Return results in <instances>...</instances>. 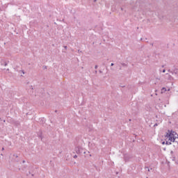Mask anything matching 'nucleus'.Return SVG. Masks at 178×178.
Wrapping results in <instances>:
<instances>
[{
	"label": "nucleus",
	"instance_id": "nucleus-1",
	"mask_svg": "<svg viewBox=\"0 0 178 178\" xmlns=\"http://www.w3.org/2000/svg\"><path fill=\"white\" fill-rule=\"evenodd\" d=\"M22 161V158H20V156H19V155H17V154H13L12 157H11V162H13V163H22V162H20Z\"/></svg>",
	"mask_w": 178,
	"mask_h": 178
},
{
	"label": "nucleus",
	"instance_id": "nucleus-2",
	"mask_svg": "<svg viewBox=\"0 0 178 178\" xmlns=\"http://www.w3.org/2000/svg\"><path fill=\"white\" fill-rule=\"evenodd\" d=\"M164 137L168 138V141H170L171 143H177L178 144V141L176 140V136L173 135H164Z\"/></svg>",
	"mask_w": 178,
	"mask_h": 178
},
{
	"label": "nucleus",
	"instance_id": "nucleus-3",
	"mask_svg": "<svg viewBox=\"0 0 178 178\" xmlns=\"http://www.w3.org/2000/svg\"><path fill=\"white\" fill-rule=\"evenodd\" d=\"M165 135L167 136H174V137H176V136L177 135V132L173 131V129H168V132H165Z\"/></svg>",
	"mask_w": 178,
	"mask_h": 178
},
{
	"label": "nucleus",
	"instance_id": "nucleus-4",
	"mask_svg": "<svg viewBox=\"0 0 178 178\" xmlns=\"http://www.w3.org/2000/svg\"><path fill=\"white\" fill-rule=\"evenodd\" d=\"M75 151L76 154H80L83 153V151H84V149H83L81 146H77L75 147Z\"/></svg>",
	"mask_w": 178,
	"mask_h": 178
},
{
	"label": "nucleus",
	"instance_id": "nucleus-5",
	"mask_svg": "<svg viewBox=\"0 0 178 178\" xmlns=\"http://www.w3.org/2000/svg\"><path fill=\"white\" fill-rule=\"evenodd\" d=\"M37 136L38 138L41 140V141L44 140V134H42V130L40 129L39 131L37 132Z\"/></svg>",
	"mask_w": 178,
	"mask_h": 178
},
{
	"label": "nucleus",
	"instance_id": "nucleus-6",
	"mask_svg": "<svg viewBox=\"0 0 178 178\" xmlns=\"http://www.w3.org/2000/svg\"><path fill=\"white\" fill-rule=\"evenodd\" d=\"M132 156H130V154H124V161L125 162H129V161H130V159H131Z\"/></svg>",
	"mask_w": 178,
	"mask_h": 178
},
{
	"label": "nucleus",
	"instance_id": "nucleus-7",
	"mask_svg": "<svg viewBox=\"0 0 178 178\" xmlns=\"http://www.w3.org/2000/svg\"><path fill=\"white\" fill-rule=\"evenodd\" d=\"M39 122L40 124H42V126H44V124H45L46 120L44 118H39Z\"/></svg>",
	"mask_w": 178,
	"mask_h": 178
},
{
	"label": "nucleus",
	"instance_id": "nucleus-8",
	"mask_svg": "<svg viewBox=\"0 0 178 178\" xmlns=\"http://www.w3.org/2000/svg\"><path fill=\"white\" fill-rule=\"evenodd\" d=\"M168 75V80H170V81H173L175 80V79L173 78V76H172L170 74H166Z\"/></svg>",
	"mask_w": 178,
	"mask_h": 178
},
{
	"label": "nucleus",
	"instance_id": "nucleus-9",
	"mask_svg": "<svg viewBox=\"0 0 178 178\" xmlns=\"http://www.w3.org/2000/svg\"><path fill=\"white\" fill-rule=\"evenodd\" d=\"M166 91H168V89H166V88H165V87H163L161 88V94H163V93L166 92Z\"/></svg>",
	"mask_w": 178,
	"mask_h": 178
},
{
	"label": "nucleus",
	"instance_id": "nucleus-10",
	"mask_svg": "<svg viewBox=\"0 0 178 178\" xmlns=\"http://www.w3.org/2000/svg\"><path fill=\"white\" fill-rule=\"evenodd\" d=\"M165 145H172V142L170 140V142L166 140L165 141Z\"/></svg>",
	"mask_w": 178,
	"mask_h": 178
},
{
	"label": "nucleus",
	"instance_id": "nucleus-11",
	"mask_svg": "<svg viewBox=\"0 0 178 178\" xmlns=\"http://www.w3.org/2000/svg\"><path fill=\"white\" fill-rule=\"evenodd\" d=\"M120 64L122 65V66H123V67H127V64L124 63H120Z\"/></svg>",
	"mask_w": 178,
	"mask_h": 178
},
{
	"label": "nucleus",
	"instance_id": "nucleus-12",
	"mask_svg": "<svg viewBox=\"0 0 178 178\" xmlns=\"http://www.w3.org/2000/svg\"><path fill=\"white\" fill-rule=\"evenodd\" d=\"M173 72H174V73H175V74H177V73H178V69L175 68V69L173 70Z\"/></svg>",
	"mask_w": 178,
	"mask_h": 178
},
{
	"label": "nucleus",
	"instance_id": "nucleus-13",
	"mask_svg": "<svg viewBox=\"0 0 178 178\" xmlns=\"http://www.w3.org/2000/svg\"><path fill=\"white\" fill-rule=\"evenodd\" d=\"M0 121L3 122V123H5V122H6V120H3V118H0Z\"/></svg>",
	"mask_w": 178,
	"mask_h": 178
},
{
	"label": "nucleus",
	"instance_id": "nucleus-14",
	"mask_svg": "<svg viewBox=\"0 0 178 178\" xmlns=\"http://www.w3.org/2000/svg\"><path fill=\"white\" fill-rule=\"evenodd\" d=\"M120 87L121 88H124V87H126V86H124V85L120 83Z\"/></svg>",
	"mask_w": 178,
	"mask_h": 178
},
{
	"label": "nucleus",
	"instance_id": "nucleus-15",
	"mask_svg": "<svg viewBox=\"0 0 178 178\" xmlns=\"http://www.w3.org/2000/svg\"><path fill=\"white\" fill-rule=\"evenodd\" d=\"M145 169L146 170H147V172H150L149 167H148V166L145 167Z\"/></svg>",
	"mask_w": 178,
	"mask_h": 178
},
{
	"label": "nucleus",
	"instance_id": "nucleus-16",
	"mask_svg": "<svg viewBox=\"0 0 178 178\" xmlns=\"http://www.w3.org/2000/svg\"><path fill=\"white\" fill-rule=\"evenodd\" d=\"M161 141H162L161 144H162L163 145H165V144H166V142H165V140H161Z\"/></svg>",
	"mask_w": 178,
	"mask_h": 178
},
{
	"label": "nucleus",
	"instance_id": "nucleus-17",
	"mask_svg": "<svg viewBox=\"0 0 178 178\" xmlns=\"http://www.w3.org/2000/svg\"><path fill=\"white\" fill-rule=\"evenodd\" d=\"M167 164L168 168H170V161H167Z\"/></svg>",
	"mask_w": 178,
	"mask_h": 178
},
{
	"label": "nucleus",
	"instance_id": "nucleus-18",
	"mask_svg": "<svg viewBox=\"0 0 178 178\" xmlns=\"http://www.w3.org/2000/svg\"><path fill=\"white\" fill-rule=\"evenodd\" d=\"M26 168H27V165H24L22 168V170H24V169H26Z\"/></svg>",
	"mask_w": 178,
	"mask_h": 178
},
{
	"label": "nucleus",
	"instance_id": "nucleus-19",
	"mask_svg": "<svg viewBox=\"0 0 178 178\" xmlns=\"http://www.w3.org/2000/svg\"><path fill=\"white\" fill-rule=\"evenodd\" d=\"M42 69H43V70H45V69H47V66L46 65H43L42 66Z\"/></svg>",
	"mask_w": 178,
	"mask_h": 178
},
{
	"label": "nucleus",
	"instance_id": "nucleus-20",
	"mask_svg": "<svg viewBox=\"0 0 178 178\" xmlns=\"http://www.w3.org/2000/svg\"><path fill=\"white\" fill-rule=\"evenodd\" d=\"M4 66H8V62L6 61L4 62Z\"/></svg>",
	"mask_w": 178,
	"mask_h": 178
},
{
	"label": "nucleus",
	"instance_id": "nucleus-21",
	"mask_svg": "<svg viewBox=\"0 0 178 178\" xmlns=\"http://www.w3.org/2000/svg\"><path fill=\"white\" fill-rule=\"evenodd\" d=\"M63 48L67 50V46H63Z\"/></svg>",
	"mask_w": 178,
	"mask_h": 178
},
{
	"label": "nucleus",
	"instance_id": "nucleus-22",
	"mask_svg": "<svg viewBox=\"0 0 178 178\" xmlns=\"http://www.w3.org/2000/svg\"><path fill=\"white\" fill-rule=\"evenodd\" d=\"M21 72L23 73V74H26V72H24V70H21Z\"/></svg>",
	"mask_w": 178,
	"mask_h": 178
},
{
	"label": "nucleus",
	"instance_id": "nucleus-23",
	"mask_svg": "<svg viewBox=\"0 0 178 178\" xmlns=\"http://www.w3.org/2000/svg\"><path fill=\"white\" fill-rule=\"evenodd\" d=\"M156 126H158V123H155L154 127H156Z\"/></svg>",
	"mask_w": 178,
	"mask_h": 178
},
{
	"label": "nucleus",
	"instance_id": "nucleus-24",
	"mask_svg": "<svg viewBox=\"0 0 178 178\" xmlns=\"http://www.w3.org/2000/svg\"><path fill=\"white\" fill-rule=\"evenodd\" d=\"M176 137V140H178V134H177V135H175Z\"/></svg>",
	"mask_w": 178,
	"mask_h": 178
},
{
	"label": "nucleus",
	"instance_id": "nucleus-25",
	"mask_svg": "<svg viewBox=\"0 0 178 178\" xmlns=\"http://www.w3.org/2000/svg\"><path fill=\"white\" fill-rule=\"evenodd\" d=\"M74 159H76L77 158V154H75V155L74 156Z\"/></svg>",
	"mask_w": 178,
	"mask_h": 178
},
{
	"label": "nucleus",
	"instance_id": "nucleus-26",
	"mask_svg": "<svg viewBox=\"0 0 178 178\" xmlns=\"http://www.w3.org/2000/svg\"><path fill=\"white\" fill-rule=\"evenodd\" d=\"M95 168L96 170H99L98 167H97V165H95Z\"/></svg>",
	"mask_w": 178,
	"mask_h": 178
},
{
	"label": "nucleus",
	"instance_id": "nucleus-27",
	"mask_svg": "<svg viewBox=\"0 0 178 178\" xmlns=\"http://www.w3.org/2000/svg\"><path fill=\"white\" fill-rule=\"evenodd\" d=\"M95 69H98V65H95Z\"/></svg>",
	"mask_w": 178,
	"mask_h": 178
},
{
	"label": "nucleus",
	"instance_id": "nucleus-28",
	"mask_svg": "<svg viewBox=\"0 0 178 178\" xmlns=\"http://www.w3.org/2000/svg\"><path fill=\"white\" fill-rule=\"evenodd\" d=\"M162 72H163V73H165L166 72V70L163 69Z\"/></svg>",
	"mask_w": 178,
	"mask_h": 178
},
{
	"label": "nucleus",
	"instance_id": "nucleus-29",
	"mask_svg": "<svg viewBox=\"0 0 178 178\" xmlns=\"http://www.w3.org/2000/svg\"><path fill=\"white\" fill-rule=\"evenodd\" d=\"M111 66H115V63H112L111 64Z\"/></svg>",
	"mask_w": 178,
	"mask_h": 178
},
{
	"label": "nucleus",
	"instance_id": "nucleus-30",
	"mask_svg": "<svg viewBox=\"0 0 178 178\" xmlns=\"http://www.w3.org/2000/svg\"><path fill=\"white\" fill-rule=\"evenodd\" d=\"M1 151H5V147H2Z\"/></svg>",
	"mask_w": 178,
	"mask_h": 178
},
{
	"label": "nucleus",
	"instance_id": "nucleus-31",
	"mask_svg": "<svg viewBox=\"0 0 178 178\" xmlns=\"http://www.w3.org/2000/svg\"><path fill=\"white\" fill-rule=\"evenodd\" d=\"M170 154H171V155H173V154H174L173 151H171Z\"/></svg>",
	"mask_w": 178,
	"mask_h": 178
},
{
	"label": "nucleus",
	"instance_id": "nucleus-32",
	"mask_svg": "<svg viewBox=\"0 0 178 178\" xmlns=\"http://www.w3.org/2000/svg\"><path fill=\"white\" fill-rule=\"evenodd\" d=\"M22 163H26V161L23 160Z\"/></svg>",
	"mask_w": 178,
	"mask_h": 178
},
{
	"label": "nucleus",
	"instance_id": "nucleus-33",
	"mask_svg": "<svg viewBox=\"0 0 178 178\" xmlns=\"http://www.w3.org/2000/svg\"><path fill=\"white\" fill-rule=\"evenodd\" d=\"M99 72L102 74V70H99Z\"/></svg>",
	"mask_w": 178,
	"mask_h": 178
},
{
	"label": "nucleus",
	"instance_id": "nucleus-34",
	"mask_svg": "<svg viewBox=\"0 0 178 178\" xmlns=\"http://www.w3.org/2000/svg\"><path fill=\"white\" fill-rule=\"evenodd\" d=\"M167 91H170V88H168V89L167 90Z\"/></svg>",
	"mask_w": 178,
	"mask_h": 178
},
{
	"label": "nucleus",
	"instance_id": "nucleus-35",
	"mask_svg": "<svg viewBox=\"0 0 178 178\" xmlns=\"http://www.w3.org/2000/svg\"><path fill=\"white\" fill-rule=\"evenodd\" d=\"M55 113H58V110H55Z\"/></svg>",
	"mask_w": 178,
	"mask_h": 178
},
{
	"label": "nucleus",
	"instance_id": "nucleus-36",
	"mask_svg": "<svg viewBox=\"0 0 178 178\" xmlns=\"http://www.w3.org/2000/svg\"><path fill=\"white\" fill-rule=\"evenodd\" d=\"M6 71H7V72H9V68H8V69L6 70Z\"/></svg>",
	"mask_w": 178,
	"mask_h": 178
},
{
	"label": "nucleus",
	"instance_id": "nucleus-37",
	"mask_svg": "<svg viewBox=\"0 0 178 178\" xmlns=\"http://www.w3.org/2000/svg\"><path fill=\"white\" fill-rule=\"evenodd\" d=\"M93 2H97V0H93Z\"/></svg>",
	"mask_w": 178,
	"mask_h": 178
},
{
	"label": "nucleus",
	"instance_id": "nucleus-38",
	"mask_svg": "<svg viewBox=\"0 0 178 178\" xmlns=\"http://www.w3.org/2000/svg\"><path fill=\"white\" fill-rule=\"evenodd\" d=\"M155 92H158V90H155Z\"/></svg>",
	"mask_w": 178,
	"mask_h": 178
},
{
	"label": "nucleus",
	"instance_id": "nucleus-39",
	"mask_svg": "<svg viewBox=\"0 0 178 178\" xmlns=\"http://www.w3.org/2000/svg\"><path fill=\"white\" fill-rule=\"evenodd\" d=\"M89 156H92V154H89Z\"/></svg>",
	"mask_w": 178,
	"mask_h": 178
},
{
	"label": "nucleus",
	"instance_id": "nucleus-40",
	"mask_svg": "<svg viewBox=\"0 0 178 178\" xmlns=\"http://www.w3.org/2000/svg\"><path fill=\"white\" fill-rule=\"evenodd\" d=\"M31 90H33V86H31Z\"/></svg>",
	"mask_w": 178,
	"mask_h": 178
},
{
	"label": "nucleus",
	"instance_id": "nucleus-41",
	"mask_svg": "<svg viewBox=\"0 0 178 178\" xmlns=\"http://www.w3.org/2000/svg\"><path fill=\"white\" fill-rule=\"evenodd\" d=\"M129 122H131V119H129Z\"/></svg>",
	"mask_w": 178,
	"mask_h": 178
},
{
	"label": "nucleus",
	"instance_id": "nucleus-42",
	"mask_svg": "<svg viewBox=\"0 0 178 178\" xmlns=\"http://www.w3.org/2000/svg\"><path fill=\"white\" fill-rule=\"evenodd\" d=\"M163 150H164V151H166V148H164Z\"/></svg>",
	"mask_w": 178,
	"mask_h": 178
},
{
	"label": "nucleus",
	"instance_id": "nucleus-43",
	"mask_svg": "<svg viewBox=\"0 0 178 178\" xmlns=\"http://www.w3.org/2000/svg\"><path fill=\"white\" fill-rule=\"evenodd\" d=\"M83 154H87V152H83Z\"/></svg>",
	"mask_w": 178,
	"mask_h": 178
},
{
	"label": "nucleus",
	"instance_id": "nucleus-44",
	"mask_svg": "<svg viewBox=\"0 0 178 178\" xmlns=\"http://www.w3.org/2000/svg\"><path fill=\"white\" fill-rule=\"evenodd\" d=\"M175 163H177V165H178V162L177 161H176Z\"/></svg>",
	"mask_w": 178,
	"mask_h": 178
},
{
	"label": "nucleus",
	"instance_id": "nucleus-45",
	"mask_svg": "<svg viewBox=\"0 0 178 178\" xmlns=\"http://www.w3.org/2000/svg\"><path fill=\"white\" fill-rule=\"evenodd\" d=\"M150 170H153V168H150Z\"/></svg>",
	"mask_w": 178,
	"mask_h": 178
},
{
	"label": "nucleus",
	"instance_id": "nucleus-46",
	"mask_svg": "<svg viewBox=\"0 0 178 178\" xmlns=\"http://www.w3.org/2000/svg\"><path fill=\"white\" fill-rule=\"evenodd\" d=\"M1 156H3V154H1Z\"/></svg>",
	"mask_w": 178,
	"mask_h": 178
},
{
	"label": "nucleus",
	"instance_id": "nucleus-47",
	"mask_svg": "<svg viewBox=\"0 0 178 178\" xmlns=\"http://www.w3.org/2000/svg\"><path fill=\"white\" fill-rule=\"evenodd\" d=\"M140 41H143V38H140Z\"/></svg>",
	"mask_w": 178,
	"mask_h": 178
},
{
	"label": "nucleus",
	"instance_id": "nucleus-48",
	"mask_svg": "<svg viewBox=\"0 0 178 178\" xmlns=\"http://www.w3.org/2000/svg\"><path fill=\"white\" fill-rule=\"evenodd\" d=\"M152 47H154V43L152 44Z\"/></svg>",
	"mask_w": 178,
	"mask_h": 178
},
{
	"label": "nucleus",
	"instance_id": "nucleus-49",
	"mask_svg": "<svg viewBox=\"0 0 178 178\" xmlns=\"http://www.w3.org/2000/svg\"><path fill=\"white\" fill-rule=\"evenodd\" d=\"M17 124H20V123L17 122Z\"/></svg>",
	"mask_w": 178,
	"mask_h": 178
},
{
	"label": "nucleus",
	"instance_id": "nucleus-50",
	"mask_svg": "<svg viewBox=\"0 0 178 178\" xmlns=\"http://www.w3.org/2000/svg\"><path fill=\"white\" fill-rule=\"evenodd\" d=\"M31 176H33H33H34V174H32V175H31Z\"/></svg>",
	"mask_w": 178,
	"mask_h": 178
},
{
	"label": "nucleus",
	"instance_id": "nucleus-51",
	"mask_svg": "<svg viewBox=\"0 0 178 178\" xmlns=\"http://www.w3.org/2000/svg\"><path fill=\"white\" fill-rule=\"evenodd\" d=\"M121 10H123V8H121Z\"/></svg>",
	"mask_w": 178,
	"mask_h": 178
},
{
	"label": "nucleus",
	"instance_id": "nucleus-52",
	"mask_svg": "<svg viewBox=\"0 0 178 178\" xmlns=\"http://www.w3.org/2000/svg\"><path fill=\"white\" fill-rule=\"evenodd\" d=\"M162 67H165V66H164V65H162Z\"/></svg>",
	"mask_w": 178,
	"mask_h": 178
},
{
	"label": "nucleus",
	"instance_id": "nucleus-53",
	"mask_svg": "<svg viewBox=\"0 0 178 178\" xmlns=\"http://www.w3.org/2000/svg\"><path fill=\"white\" fill-rule=\"evenodd\" d=\"M111 70H113V68H111Z\"/></svg>",
	"mask_w": 178,
	"mask_h": 178
},
{
	"label": "nucleus",
	"instance_id": "nucleus-54",
	"mask_svg": "<svg viewBox=\"0 0 178 178\" xmlns=\"http://www.w3.org/2000/svg\"><path fill=\"white\" fill-rule=\"evenodd\" d=\"M95 73H97V70L95 71Z\"/></svg>",
	"mask_w": 178,
	"mask_h": 178
},
{
	"label": "nucleus",
	"instance_id": "nucleus-55",
	"mask_svg": "<svg viewBox=\"0 0 178 178\" xmlns=\"http://www.w3.org/2000/svg\"><path fill=\"white\" fill-rule=\"evenodd\" d=\"M29 115V113H26V115Z\"/></svg>",
	"mask_w": 178,
	"mask_h": 178
},
{
	"label": "nucleus",
	"instance_id": "nucleus-56",
	"mask_svg": "<svg viewBox=\"0 0 178 178\" xmlns=\"http://www.w3.org/2000/svg\"><path fill=\"white\" fill-rule=\"evenodd\" d=\"M156 95H158V93H156Z\"/></svg>",
	"mask_w": 178,
	"mask_h": 178
},
{
	"label": "nucleus",
	"instance_id": "nucleus-57",
	"mask_svg": "<svg viewBox=\"0 0 178 178\" xmlns=\"http://www.w3.org/2000/svg\"><path fill=\"white\" fill-rule=\"evenodd\" d=\"M88 154H90V152H88Z\"/></svg>",
	"mask_w": 178,
	"mask_h": 178
},
{
	"label": "nucleus",
	"instance_id": "nucleus-58",
	"mask_svg": "<svg viewBox=\"0 0 178 178\" xmlns=\"http://www.w3.org/2000/svg\"><path fill=\"white\" fill-rule=\"evenodd\" d=\"M18 170H20V168H18Z\"/></svg>",
	"mask_w": 178,
	"mask_h": 178
},
{
	"label": "nucleus",
	"instance_id": "nucleus-59",
	"mask_svg": "<svg viewBox=\"0 0 178 178\" xmlns=\"http://www.w3.org/2000/svg\"><path fill=\"white\" fill-rule=\"evenodd\" d=\"M171 73H172V74H173V72H171Z\"/></svg>",
	"mask_w": 178,
	"mask_h": 178
},
{
	"label": "nucleus",
	"instance_id": "nucleus-60",
	"mask_svg": "<svg viewBox=\"0 0 178 178\" xmlns=\"http://www.w3.org/2000/svg\"><path fill=\"white\" fill-rule=\"evenodd\" d=\"M135 140H133V142L134 143Z\"/></svg>",
	"mask_w": 178,
	"mask_h": 178
},
{
	"label": "nucleus",
	"instance_id": "nucleus-61",
	"mask_svg": "<svg viewBox=\"0 0 178 178\" xmlns=\"http://www.w3.org/2000/svg\"><path fill=\"white\" fill-rule=\"evenodd\" d=\"M177 141H178V140H177Z\"/></svg>",
	"mask_w": 178,
	"mask_h": 178
}]
</instances>
